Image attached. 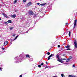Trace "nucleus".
<instances>
[{"mask_svg":"<svg viewBox=\"0 0 77 77\" xmlns=\"http://www.w3.org/2000/svg\"><path fill=\"white\" fill-rule=\"evenodd\" d=\"M18 11L17 10H15V12H17Z\"/></svg>","mask_w":77,"mask_h":77,"instance_id":"obj_36","label":"nucleus"},{"mask_svg":"<svg viewBox=\"0 0 77 77\" xmlns=\"http://www.w3.org/2000/svg\"><path fill=\"white\" fill-rule=\"evenodd\" d=\"M76 21H77V20H75V21L74 24V27H73L74 29V28H75V26L76 25Z\"/></svg>","mask_w":77,"mask_h":77,"instance_id":"obj_7","label":"nucleus"},{"mask_svg":"<svg viewBox=\"0 0 77 77\" xmlns=\"http://www.w3.org/2000/svg\"><path fill=\"white\" fill-rule=\"evenodd\" d=\"M37 5H40V3H37Z\"/></svg>","mask_w":77,"mask_h":77,"instance_id":"obj_29","label":"nucleus"},{"mask_svg":"<svg viewBox=\"0 0 77 77\" xmlns=\"http://www.w3.org/2000/svg\"><path fill=\"white\" fill-rule=\"evenodd\" d=\"M70 47V46H69V45H67L66 46V48H69Z\"/></svg>","mask_w":77,"mask_h":77,"instance_id":"obj_15","label":"nucleus"},{"mask_svg":"<svg viewBox=\"0 0 77 77\" xmlns=\"http://www.w3.org/2000/svg\"><path fill=\"white\" fill-rule=\"evenodd\" d=\"M28 32H29V31H28L27 32H25V33H28Z\"/></svg>","mask_w":77,"mask_h":77,"instance_id":"obj_41","label":"nucleus"},{"mask_svg":"<svg viewBox=\"0 0 77 77\" xmlns=\"http://www.w3.org/2000/svg\"><path fill=\"white\" fill-rule=\"evenodd\" d=\"M71 77H75V76H72Z\"/></svg>","mask_w":77,"mask_h":77,"instance_id":"obj_32","label":"nucleus"},{"mask_svg":"<svg viewBox=\"0 0 77 77\" xmlns=\"http://www.w3.org/2000/svg\"><path fill=\"white\" fill-rule=\"evenodd\" d=\"M75 65H72V67H73V68H75Z\"/></svg>","mask_w":77,"mask_h":77,"instance_id":"obj_18","label":"nucleus"},{"mask_svg":"<svg viewBox=\"0 0 77 77\" xmlns=\"http://www.w3.org/2000/svg\"><path fill=\"white\" fill-rule=\"evenodd\" d=\"M69 60H70L69 58H68V60H66V62H69Z\"/></svg>","mask_w":77,"mask_h":77,"instance_id":"obj_11","label":"nucleus"},{"mask_svg":"<svg viewBox=\"0 0 77 77\" xmlns=\"http://www.w3.org/2000/svg\"><path fill=\"white\" fill-rule=\"evenodd\" d=\"M17 39V38H14V40H15V39Z\"/></svg>","mask_w":77,"mask_h":77,"instance_id":"obj_44","label":"nucleus"},{"mask_svg":"<svg viewBox=\"0 0 77 77\" xmlns=\"http://www.w3.org/2000/svg\"><path fill=\"white\" fill-rule=\"evenodd\" d=\"M48 55H50V52H48L47 54Z\"/></svg>","mask_w":77,"mask_h":77,"instance_id":"obj_23","label":"nucleus"},{"mask_svg":"<svg viewBox=\"0 0 77 77\" xmlns=\"http://www.w3.org/2000/svg\"><path fill=\"white\" fill-rule=\"evenodd\" d=\"M31 5L32 2H29L26 5V6H27V7H29V6H30V5Z\"/></svg>","mask_w":77,"mask_h":77,"instance_id":"obj_3","label":"nucleus"},{"mask_svg":"<svg viewBox=\"0 0 77 77\" xmlns=\"http://www.w3.org/2000/svg\"><path fill=\"white\" fill-rule=\"evenodd\" d=\"M2 15H4V17H5L6 18H8V17L6 15V14L4 13H2Z\"/></svg>","mask_w":77,"mask_h":77,"instance_id":"obj_6","label":"nucleus"},{"mask_svg":"<svg viewBox=\"0 0 77 77\" xmlns=\"http://www.w3.org/2000/svg\"><path fill=\"white\" fill-rule=\"evenodd\" d=\"M40 5H41V6H44V5H45V4H40Z\"/></svg>","mask_w":77,"mask_h":77,"instance_id":"obj_17","label":"nucleus"},{"mask_svg":"<svg viewBox=\"0 0 77 77\" xmlns=\"http://www.w3.org/2000/svg\"><path fill=\"white\" fill-rule=\"evenodd\" d=\"M72 58V57L71 56H69V59H71Z\"/></svg>","mask_w":77,"mask_h":77,"instance_id":"obj_25","label":"nucleus"},{"mask_svg":"<svg viewBox=\"0 0 77 77\" xmlns=\"http://www.w3.org/2000/svg\"><path fill=\"white\" fill-rule=\"evenodd\" d=\"M58 48H59V47H60V45H58Z\"/></svg>","mask_w":77,"mask_h":77,"instance_id":"obj_31","label":"nucleus"},{"mask_svg":"<svg viewBox=\"0 0 77 77\" xmlns=\"http://www.w3.org/2000/svg\"><path fill=\"white\" fill-rule=\"evenodd\" d=\"M66 50H71V49H70V48H68L66 49Z\"/></svg>","mask_w":77,"mask_h":77,"instance_id":"obj_20","label":"nucleus"},{"mask_svg":"<svg viewBox=\"0 0 77 77\" xmlns=\"http://www.w3.org/2000/svg\"><path fill=\"white\" fill-rule=\"evenodd\" d=\"M0 37H1V36H0Z\"/></svg>","mask_w":77,"mask_h":77,"instance_id":"obj_47","label":"nucleus"},{"mask_svg":"<svg viewBox=\"0 0 77 77\" xmlns=\"http://www.w3.org/2000/svg\"><path fill=\"white\" fill-rule=\"evenodd\" d=\"M17 0H15L14 1V4H15V3H17Z\"/></svg>","mask_w":77,"mask_h":77,"instance_id":"obj_13","label":"nucleus"},{"mask_svg":"<svg viewBox=\"0 0 77 77\" xmlns=\"http://www.w3.org/2000/svg\"><path fill=\"white\" fill-rule=\"evenodd\" d=\"M63 75H64L63 74H61V76L62 77H63Z\"/></svg>","mask_w":77,"mask_h":77,"instance_id":"obj_26","label":"nucleus"},{"mask_svg":"<svg viewBox=\"0 0 77 77\" xmlns=\"http://www.w3.org/2000/svg\"><path fill=\"white\" fill-rule=\"evenodd\" d=\"M46 64H48V63L47 62H46Z\"/></svg>","mask_w":77,"mask_h":77,"instance_id":"obj_42","label":"nucleus"},{"mask_svg":"<svg viewBox=\"0 0 77 77\" xmlns=\"http://www.w3.org/2000/svg\"><path fill=\"white\" fill-rule=\"evenodd\" d=\"M7 22L8 23H12V21H11V20H8Z\"/></svg>","mask_w":77,"mask_h":77,"instance_id":"obj_10","label":"nucleus"},{"mask_svg":"<svg viewBox=\"0 0 77 77\" xmlns=\"http://www.w3.org/2000/svg\"><path fill=\"white\" fill-rule=\"evenodd\" d=\"M0 70H1L2 71V68H0Z\"/></svg>","mask_w":77,"mask_h":77,"instance_id":"obj_39","label":"nucleus"},{"mask_svg":"<svg viewBox=\"0 0 77 77\" xmlns=\"http://www.w3.org/2000/svg\"><path fill=\"white\" fill-rule=\"evenodd\" d=\"M16 15L15 14H14L13 15L11 16V17L12 18H15L16 17Z\"/></svg>","mask_w":77,"mask_h":77,"instance_id":"obj_8","label":"nucleus"},{"mask_svg":"<svg viewBox=\"0 0 77 77\" xmlns=\"http://www.w3.org/2000/svg\"><path fill=\"white\" fill-rule=\"evenodd\" d=\"M63 56H65V55H63Z\"/></svg>","mask_w":77,"mask_h":77,"instance_id":"obj_46","label":"nucleus"},{"mask_svg":"<svg viewBox=\"0 0 77 77\" xmlns=\"http://www.w3.org/2000/svg\"><path fill=\"white\" fill-rule=\"evenodd\" d=\"M74 44H75V47L76 48H77V42H74Z\"/></svg>","mask_w":77,"mask_h":77,"instance_id":"obj_9","label":"nucleus"},{"mask_svg":"<svg viewBox=\"0 0 77 77\" xmlns=\"http://www.w3.org/2000/svg\"><path fill=\"white\" fill-rule=\"evenodd\" d=\"M65 64H68V63H65Z\"/></svg>","mask_w":77,"mask_h":77,"instance_id":"obj_40","label":"nucleus"},{"mask_svg":"<svg viewBox=\"0 0 77 77\" xmlns=\"http://www.w3.org/2000/svg\"><path fill=\"white\" fill-rule=\"evenodd\" d=\"M68 77H72V75H69V76H68Z\"/></svg>","mask_w":77,"mask_h":77,"instance_id":"obj_24","label":"nucleus"},{"mask_svg":"<svg viewBox=\"0 0 77 77\" xmlns=\"http://www.w3.org/2000/svg\"><path fill=\"white\" fill-rule=\"evenodd\" d=\"M44 65V63H42L40 65L41 66L42 65Z\"/></svg>","mask_w":77,"mask_h":77,"instance_id":"obj_22","label":"nucleus"},{"mask_svg":"<svg viewBox=\"0 0 77 77\" xmlns=\"http://www.w3.org/2000/svg\"><path fill=\"white\" fill-rule=\"evenodd\" d=\"M22 75H20V77H22Z\"/></svg>","mask_w":77,"mask_h":77,"instance_id":"obj_34","label":"nucleus"},{"mask_svg":"<svg viewBox=\"0 0 77 77\" xmlns=\"http://www.w3.org/2000/svg\"><path fill=\"white\" fill-rule=\"evenodd\" d=\"M23 1L24 2H26V0H23Z\"/></svg>","mask_w":77,"mask_h":77,"instance_id":"obj_28","label":"nucleus"},{"mask_svg":"<svg viewBox=\"0 0 77 77\" xmlns=\"http://www.w3.org/2000/svg\"><path fill=\"white\" fill-rule=\"evenodd\" d=\"M0 20H1V18H0Z\"/></svg>","mask_w":77,"mask_h":77,"instance_id":"obj_45","label":"nucleus"},{"mask_svg":"<svg viewBox=\"0 0 77 77\" xmlns=\"http://www.w3.org/2000/svg\"><path fill=\"white\" fill-rule=\"evenodd\" d=\"M15 36V34H14L13 35V36Z\"/></svg>","mask_w":77,"mask_h":77,"instance_id":"obj_33","label":"nucleus"},{"mask_svg":"<svg viewBox=\"0 0 77 77\" xmlns=\"http://www.w3.org/2000/svg\"><path fill=\"white\" fill-rule=\"evenodd\" d=\"M29 57V58H30V56H29V54H27L26 55V57Z\"/></svg>","mask_w":77,"mask_h":77,"instance_id":"obj_14","label":"nucleus"},{"mask_svg":"<svg viewBox=\"0 0 77 77\" xmlns=\"http://www.w3.org/2000/svg\"><path fill=\"white\" fill-rule=\"evenodd\" d=\"M57 58L58 60H57L58 62H61V63H62V61L63 60V59H61V60L59 59V55L58 54L57 55Z\"/></svg>","mask_w":77,"mask_h":77,"instance_id":"obj_1","label":"nucleus"},{"mask_svg":"<svg viewBox=\"0 0 77 77\" xmlns=\"http://www.w3.org/2000/svg\"><path fill=\"white\" fill-rule=\"evenodd\" d=\"M5 24H6L7 25V24H8V23L7 22H5Z\"/></svg>","mask_w":77,"mask_h":77,"instance_id":"obj_21","label":"nucleus"},{"mask_svg":"<svg viewBox=\"0 0 77 77\" xmlns=\"http://www.w3.org/2000/svg\"><path fill=\"white\" fill-rule=\"evenodd\" d=\"M28 13L29 15H33V14H34V13L33 12V11H30L28 12Z\"/></svg>","mask_w":77,"mask_h":77,"instance_id":"obj_2","label":"nucleus"},{"mask_svg":"<svg viewBox=\"0 0 77 77\" xmlns=\"http://www.w3.org/2000/svg\"><path fill=\"white\" fill-rule=\"evenodd\" d=\"M48 68V66H46L45 68V69H46V68Z\"/></svg>","mask_w":77,"mask_h":77,"instance_id":"obj_38","label":"nucleus"},{"mask_svg":"<svg viewBox=\"0 0 77 77\" xmlns=\"http://www.w3.org/2000/svg\"><path fill=\"white\" fill-rule=\"evenodd\" d=\"M14 29V27H11L10 28V30H12V29Z\"/></svg>","mask_w":77,"mask_h":77,"instance_id":"obj_16","label":"nucleus"},{"mask_svg":"<svg viewBox=\"0 0 77 77\" xmlns=\"http://www.w3.org/2000/svg\"><path fill=\"white\" fill-rule=\"evenodd\" d=\"M68 23H66V25H68Z\"/></svg>","mask_w":77,"mask_h":77,"instance_id":"obj_35","label":"nucleus"},{"mask_svg":"<svg viewBox=\"0 0 77 77\" xmlns=\"http://www.w3.org/2000/svg\"><path fill=\"white\" fill-rule=\"evenodd\" d=\"M69 36H71V31H70L69 33Z\"/></svg>","mask_w":77,"mask_h":77,"instance_id":"obj_12","label":"nucleus"},{"mask_svg":"<svg viewBox=\"0 0 77 77\" xmlns=\"http://www.w3.org/2000/svg\"><path fill=\"white\" fill-rule=\"evenodd\" d=\"M54 54H51V55H50L48 57V60H50V57H52V56H54Z\"/></svg>","mask_w":77,"mask_h":77,"instance_id":"obj_4","label":"nucleus"},{"mask_svg":"<svg viewBox=\"0 0 77 77\" xmlns=\"http://www.w3.org/2000/svg\"><path fill=\"white\" fill-rule=\"evenodd\" d=\"M41 65H38V66L39 67V68H41Z\"/></svg>","mask_w":77,"mask_h":77,"instance_id":"obj_19","label":"nucleus"},{"mask_svg":"<svg viewBox=\"0 0 77 77\" xmlns=\"http://www.w3.org/2000/svg\"><path fill=\"white\" fill-rule=\"evenodd\" d=\"M18 35H17L16 37L15 38H18Z\"/></svg>","mask_w":77,"mask_h":77,"instance_id":"obj_30","label":"nucleus"},{"mask_svg":"<svg viewBox=\"0 0 77 77\" xmlns=\"http://www.w3.org/2000/svg\"><path fill=\"white\" fill-rule=\"evenodd\" d=\"M61 50H62V48H61L60 50V51H61Z\"/></svg>","mask_w":77,"mask_h":77,"instance_id":"obj_27","label":"nucleus"},{"mask_svg":"<svg viewBox=\"0 0 77 77\" xmlns=\"http://www.w3.org/2000/svg\"><path fill=\"white\" fill-rule=\"evenodd\" d=\"M2 50H5V48H2Z\"/></svg>","mask_w":77,"mask_h":77,"instance_id":"obj_43","label":"nucleus"},{"mask_svg":"<svg viewBox=\"0 0 77 77\" xmlns=\"http://www.w3.org/2000/svg\"><path fill=\"white\" fill-rule=\"evenodd\" d=\"M63 60H66V59H65V58H64V59H63Z\"/></svg>","mask_w":77,"mask_h":77,"instance_id":"obj_37","label":"nucleus"},{"mask_svg":"<svg viewBox=\"0 0 77 77\" xmlns=\"http://www.w3.org/2000/svg\"><path fill=\"white\" fill-rule=\"evenodd\" d=\"M8 44V42H5L4 43V46H6V45H7Z\"/></svg>","mask_w":77,"mask_h":77,"instance_id":"obj_5","label":"nucleus"}]
</instances>
